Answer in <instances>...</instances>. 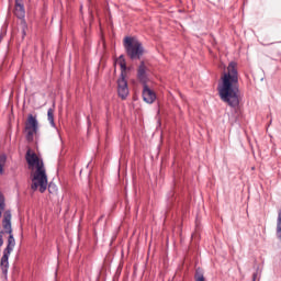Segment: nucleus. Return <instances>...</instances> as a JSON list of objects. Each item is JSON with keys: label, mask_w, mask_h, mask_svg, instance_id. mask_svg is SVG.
<instances>
[{"label": "nucleus", "mask_w": 281, "mask_h": 281, "mask_svg": "<svg viewBox=\"0 0 281 281\" xmlns=\"http://www.w3.org/2000/svg\"><path fill=\"white\" fill-rule=\"evenodd\" d=\"M1 38H2V36H0V43H1Z\"/></svg>", "instance_id": "a211bd4d"}, {"label": "nucleus", "mask_w": 281, "mask_h": 281, "mask_svg": "<svg viewBox=\"0 0 281 281\" xmlns=\"http://www.w3.org/2000/svg\"><path fill=\"white\" fill-rule=\"evenodd\" d=\"M48 190H49V192H52V184L48 186Z\"/></svg>", "instance_id": "f3484780"}, {"label": "nucleus", "mask_w": 281, "mask_h": 281, "mask_svg": "<svg viewBox=\"0 0 281 281\" xmlns=\"http://www.w3.org/2000/svg\"><path fill=\"white\" fill-rule=\"evenodd\" d=\"M47 119H48L50 126H53V128L56 127V123L54 122V108L48 109Z\"/></svg>", "instance_id": "9b49d317"}, {"label": "nucleus", "mask_w": 281, "mask_h": 281, "mask_svg": "<svg viewBox=\"0 0 281 281\" xmlns=\"http://www.w3.org/2000/svg\"><path fill=\"white\" fill-rule=\"evenodd\" d=\"M3 210H5V196L0 192V218L3 216Z\"/></svg>", "instance_id": "f8f14e48"}, {"label": "nucleus", "mask_w": 281, "mask_h": 281, "mask_svg": "<svg viewBox=\"0 0 281 281\" xmlns=\"http://www.w3.org/2000/svg\"><path fill=\"white\" fill-rule=\"evenodd\" d=\"M143 100L147 104H153V102L157 100V94L155 93V91L148 88V83L143 86Z\"/></svg>", "instance_id": "6e6552de"}, {"label": "nucleus", "mask_w": 281, "mask_h": 281, "mask_svg": "<svg viewBox=\"0 0 281 281\" xmlns=\"http://www.w3.org/2000/svg\"><path fill=\"white\" fill-rule=\"evenodd\" d=\"M148 67H146V63L144 60L140 61L137 68L136 78L140 82V85H148Z\"/></svg>", "instance_id": "0eeeda50"}, {"label": "nucleus", "mask_w": 281, "mask_h": 281, "mask_svg": "<svg viewBox=\"0 0 281 281\" xmlns=\"http://www.w3.org/2000/svg\"><path fill=\"white\" fill-rule=\"evenodd\" d=\"M14 15L16 19H25V4H23V0H15Z\"/></svg>", "instance_id": "1a4fd4ad"}, {"label": "nucleus", "mask_w": 281, "mask_h": 281, "mask_svg": "<svg viewBox=\"0 0 281 281\" xmlns=\"http://www.w3.org/2000/svg\"><path fill=\"white\" fill-rule=\"evenodd\" d=\"M25 139L29 144L34 142V135L38 133V119L34 114H29L25 122Z\"/></svg>", "instance_id": "423d86ee"}, {"label": "nucleus", "mask_w": 281, "mask_h": 281, "mask_svg": "<svg viewBox=\"0 0 281 281\" xmlns=\"http://www.w3.org/2000/svg\"><path fill=\"white\" fill-rule=\"evenodd\" d=\"M277 238L281 240V207L278 211L277 217Z\"/></svg>", "instance_id": "9d476101"}, {"label": "nucleus", "mask_w": 281, "mask_h": 281, "mask_svg": "<svg viewBox=\"0 0 281 281\" xmlns=\"http://www.w3.org/2000/svg\"><path fill=\"white\" fill-rule=\"evenodd\" d=\"M195 281H205V277L203 276V272L196 270L194 276Z\"/></svg>", "instance_id": "2eb2a0df"}, {"label": "nucleus", "mask_w": 281, "mask_h": 281, "mask_svg": "<svg viewBox=\"0 0 281 281\" xmlns=\"http://www.w3.org/2000/svg\"><path fill=\"white\" fill-rule=\"evenodd\" d=\"M25 159L26 164L31 168L36 167L35 173L32 179L33 183L31 186V190L36 192L40 186V192L43 194V192L47 190V173L45 171V165L43 164V160L38 158V155H36V153H32V149H27Z\"/></svg>", "instance_id": "7ed1b4c3"}, {"label": "nucleus", "mask_w": 281, "mask_h": 281, "mask_svg": "<svg viewBox=\"0 0 281 281\" xmlns=\"http://www.w3.org/2000/svg\"><path fill=\"white\" fill-rule=\"evenodd\" d=\"M123 45L130 60H140L142 56H144V46L142 45V42L131 36H126Z\"/></svg>", "instance_id": "20e7f679"}, {"label": "nucleus", "mask_w": 281, "mask_h": 281, "mask_svg": "<svg viewBox=\"0 0 281 281\" xmlns=\"http://www.w3.org/2000/svg\"><path fill=\"white\" fill-rule=\"evenodd\" d=\"M22 41L25 40V36H27V23L25 21L22 22Z\"/></svg>", "instance_id": "4468645a"}, {"label": "nucleus", "mask_w": 281, "mask_h": 281, "mask_svg": "<svg viewBox=\"0 0 281 281\" xmlns=\"http://www.w3.org/2000/svg\"><path fill=\"white\" fill-rule=\"evenodd\" d=\"M5 161H8V156L4 154L0 155V175H3V166H5Z\"/></svg>", "instance_id": "ddd939ff"}, {"label": "nucleus", "mask_w": 281, "mask_h": 281, "mask_svg": "<svg viewBox=\"0 0 281 281\" xmlns=\"http://www.w3.org/2000/svg\"><path fill=\"white\" fill-rule=\"evenodd\" d=\"M258 279V272H255L254 274H252V281H256Z\"/></svg>", "instance_id": "dca6fc26"}, {"label": "nucleus", "mask_w": 281, "mask_h": 281, "mask_svg": "<svg viewBox=\"0 0 281 281\" xmlns=\"http://www.w3.org/2000/svg\"><path fill=\"white\" fill-rule=\"evenodd\" d=\"M217 86L218 95L222 102L228 104L231 109L240 106V83L238 82V64L231 61L226 71L221 77Z\"/></svg>", "instance_id": "f257e3e1"}, {"label": "nucleus", "mask_w": 281, "mask_h": 281, "mask_svg": "<svg viewBox=\"0 0 281 281\" xmlns=\"http://www.w3.org/2000/svg\"><path fill=\"white\" fill-rule=\"evenodd\" d=\"M119 64L121 67V75L120 78L116 81L117 85V95L121 98V100H126L128 98V81L126 80V59L124 58V55H121L119 57Z\"/></svg>", "instance_id": "39448f33"}, {"label": "nucleus", "mask_w": 281, "mask_h": 281, "mask_svg": "<svg viewBox=\"0 0 281 281\" xmlns=\"http://www.w3.org/2000/svg\"><path fill=\"white\" fill-rule=\"evenodd\" d=\"M2 227L3 231L0 229V247H3V234H8V245L3 249V256L0 261V267L2 269V273L8 276V269L10 267V255L14 251V247H16V239H14V234L12 233V211L7 210L3 213L2 218Z\"/></svg>", "instance_id": "f03ea898"}]
</instances>
